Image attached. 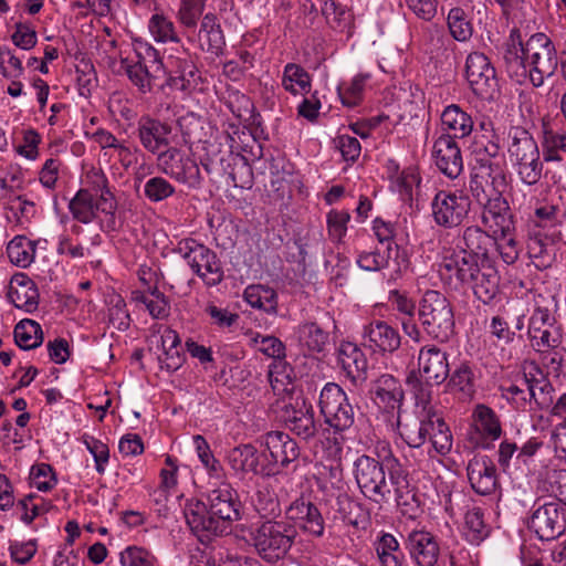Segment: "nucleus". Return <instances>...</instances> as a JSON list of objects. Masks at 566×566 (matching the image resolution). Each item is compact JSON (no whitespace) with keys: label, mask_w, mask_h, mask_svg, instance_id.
Here are the masks:
<instances>
[{"label":"nucleus","mask_w":566,"mask_h":566,"mask_svg":"<svg viewBox=\"0 0 566 566\" xmlns=\"http://www.w3.org/2000/svg\"><path fill=\"white\" fill-rule=\"evenodd\" d=\"M442 268L454 272L457 279L469 285L474 295L484 304L490 303L499 293L500 275L494 261L473 259L467 253H455L446 259Z\"/></svg>","instance_id":"obj_1"},{"label":"nucleus","mask_w":566,"mask_h":566,"mask_svg":"<svg viewBox=\"0 0 566 566\" xmlns=\"http://www.w3.org/2000/svg\"><path fill=\"white\" fill-rule=\"evenodd\" d=\"M559 59L553 41L545 33H535L525 42L524 53L521 54L522 71L507 73L520 81L528 76L534 87H541L545 78L555 75Z\"/></svg>","instance_id":"obj_2"},{"label":"nucleus","mask_w":566,"mask_h":566,"mask_svg":"<svg viewBox=\"0 0 566 566\" xmlns=\"http://www.w3.org/2000/svg\"><path fill=\"white\" fill-rule=\"evenodd\" d=\"M250 535L258 555L268 563H276L293 546L297 530L286 520H268L258 525Z\"/></svg>","instance_id":"obj_3"},{"label":"nucleus","mask_w":566,"mask_h":566,"mask_svg":"<svg viewBox=\"0 0 566 566\" xmlns=\"http://www.w3.org/2000/svg\"><path fill=\"white\" fill-rule=\"evenodd\" d=\"M509 137L511 143L507 153L517 175L524 184L528 186L536 185L543 172L537 143L526 129L520 127L512 128Z\"/></svg>","instance_id":"obj_4"},{"label":"nucleus","mask_w":566,"mask_h":566,"mask_svg":"<svg viewBox=\"0 0 566 566\" xmlns=\"http://www.w3.org/2000/svg\"><path fill=\"white\" fill-rule=\"evenodd\" d=\"M419 316L428 335L444 343L454 334V316L449 300L438 291H427Z\"/></svg>","instance_id":"obj_5"},{"label":"nucleus","mask_w":566,"mask_h":566,"mask_svg":"<svg viewBox=\"0 0 566 566\" xmlns=\"http://www.w3.org/2000/svg\"><path fill=\"white\" fill-rule=\"evenodd\" d=\"M177 252L208 286H216L223 280L220 260L216 252L203 243L186 238L178 242Z\"/></svg>","instance_id":"obj_6"},{"label":"nucleus","mask_w":566,"mask_h":566,"mask_svg":"<svg viewBox=\"0 0 566 566\" xmlns=\"http://www.w3.org/2000/svg\"><path fill=\"white\" fill-rule=\"evenodd\" d=\"M158 170L172 180L189 188H199L201 185L200 168L195 158L178 147L170 146L157 158Z\"/></svg>","instance_id":"obj_7"},{"label":"nucleus","mask_w":566,"mask_h":566,"mask_svg":"<svg viewBox=\"0 0 566 566\" xmlns=\"http://www.w3.org/2000/svg\"><path fill=\"white\" fill-rule=\"evenodd\" d=\"M319 409L325 422L336 431H344L354 423V409L340 386L327 382L319 396Z\"/></svg>","instance_id":"obj_8"},{"label":"nucleus","mask_w":566,"mask_h":566,"mask_svg":"<svg viewBox=\"0 0 566 566\" xmlns=\"http://www.w3.org/2000/svg\"><path fill=\"white\" fill-rule=\"evenodd\" d=\"M528 528L542 541H552L562 535L566 530V505L556 501L534 504Z\"/></svg>","instance_id":"obj_9"},{"label":"nucleus","mask_w":566,"mask_h":566,"mask_svg":"<svg viewBox=\"0 0 566 566\" xmlns=\"http://www.w3.org/2000/svg\"><path fill=\"white\" fill-rule=\"evenodd\" d=\"M467 80L475 95L492 98L497 92L499 81L495 67L490 59L481 52H472L465 62Z\"/></svg>","instance_id":"obj_10"},{"label":"nucleus","mask_w":566,"mask_h":566,"mask_svg":"<svg viewBox=\"0 0 566 566\" xmlns=\"http://www.w3.org/2000/svg\"><path fill=\"white\" fill-rule=\"evenodd\" d=\"M211 484L207 493V504L214 518L223 523H233L242 517V504L237 490L226 480Z\"/></svg>","instance_id":"obj_11"},{"label":"nucleus","mask_w":566,"mask_h":566,"mask_svg":"<svg viewBox=\"0 0 566 566\" xmlns=\"http://www.w3.org/2000/svg\"><path fill=\"white\" fill-rule=\"evenodd\" d=\"M468 149L474 161V169L489 177L501 172L500 165L494 163L500 155L499 137L494 129L486 133H474Z\"/></svg>","instance_id":"obj_12"},{"label":"nucleus","mask_w":566,"mask_h":566,"mask_svg":"<svg viewBox=\"0 0 566 566\" xmlns=\"http://www.w3.org/2000/svg\"><path fill=\"white\" fill-rule=\"evenodd\" d=\"M436 223L443 228H453L462 223L470 208L469 198L462 195L439 191L431 203Z\"/></svg>","instance_id":"obj_13"},{"label":"nucleus","mask_w":566,"mask_h":566,"mask_svg":"<svg viewBox=\"0 0 566 566\" xmlns=\"http://www.w3.org/2000/svg\"><path fill=\"white\" fill-rule=\"evenodd\" d=\"M171 132L168 123L150 115H143L137 122L136 134L142 147L156 158L170 147Z\"/></svg>","instance_id":"obj_14"},{"label":"nucleus","mask_w":566,"mask_h":566,"mask_svg":"<svg viewBox=\"0 0 566 566\" xmlns=\"http://www.w3.org/2000/svg\"><path fill=\"white\" fill-rule=\"evenodd\" d=\"M184 516L191 532L201 541L210 536L220 535L226 531L224 525L219 523L211 514L206 502L198 499H189L184 506Z\"/></svg>","instance_id":"obj_15"},{"label":"nucleus","mask_w":566,"mask_h":566,"mask_svg":"<svg viewBox=\"0 0 566 566\" xmlns=\"http://www.w3.org/2000/svg\"><path fill=\"white\" fill-rule=\"evenodd\" d=\"M355 478L361 492L375 502L385 500V472L379 462L363 455L355 462Z\"/></svg>","instance_id":"obj_16"},{"label":"nucleus","mask_w":566,"mask_h":566,"mask_svg":"<svg viewBox=\"0 0 566 566\" xmlns=\"http://www.w3.org/2000/svg\"><path fill=\"white\" fill-rule=\"evenodd\" d=\"M261 458L262 454L252 443H242L228 452L226 461L234 476L244 479L249 474H270L268 467L262 463Z\"/></svg>","instance_id":"obj_17"},{"label":"nucleus","mask_w":566,"mask_h":566,"mask_svg":"<svg viewBox=\"0 0 566 566\" xmlns=\"http://www.w3.org/2000/svg\"><path fill=\"white\" fill-rule=\"evenodd\" d=\"M527 333L532 346L536 350H542L544 346H556V342L562 338L555 316L548 308L539 306L530 317Z\"/></svg>","instance_id":"obj_18"},{"label":"nucleus","mask_w":566,"mask_h":566,"mask_svg":"<svg viewBox=\"0 0 566 566\" xmlns=\"http://www.w3.org/2000/svg\"><path fill=\"white\" fill-rule=\"evenodd\" d=\"M84 181L91 188V192H95L94 197L99 199V208L105 216V219L101 220L102 230H115L117 202L108 188L107 177L101 169L92 168L86 172Z\"/></svg>","instance_id":"obj_19"},{"label":"nucleus","mask_w":566,"mask_h":566,"mask_svg":"<svg viewBox=\"0 0 566 566\" xmlns=\"http://www.w3.org/2000/svg\"><path fill=\"white\" fill-rule=\"evenodd\" d=\"M260 444L269 452L270 462L287 468L300 457V448L295 440L282 431H270L260 438Z\"/></svg>","instance_id":"obj_20"},{"label":"nucleus","mask_w":566,"mask_h":566,"mask_svg":"<svg viewBox=\"0 0 566 566\" xmlns=\"http://www.w3.org/2000/svg\"><path fill=\"white\" fill-rule=\"evenodd\" d=\"M432 157L438 169L450 179H455L463 170L461 150L450 134H441L434 140Z\"/></svg>","instance_id":"obj_21"},{"label":"nucleus","mask_w":566,"mask_h":566,"mask_svg":"<svg viewBox=\"0 0 566 566\" xmlns=\"http://www.w3.org/2000/svg\"><path fill=\"white\" fill-rule=\"evenodd\" d=\"M467 475L472 490L480 495L492 494L496 489V467L488 455L475 454L470 459Z\"/></svg>","instance_id":"obj_22"},{"label":"nucleus","mask_w":566,"mask_h":566,"mask_svg":"<svg viewBox=\"0 0 566 566\" xmlns=\"http://www.w3.org/2000/svg\"><path fill=\"white\" fill-rule=\"evenodd\" d=\"M391 485L395 486V501L397 509L403 516L415 520L419 511L416 494L408 479V473L402 469L397 459L391 457Z\"/></svg>","instance_id":"obj_23"},{"label":"nucleus","mask_w":566,"mask_h":566,"mask_svg":"<svg viewBox=\"0 0 566 566\" xmlns=\"http://www.w3.org/2000/svg\"><path fill=\"white\" fill-rule=\"evenodd\" d=\"M283 420L294 434L304 440L314 437L316 432L313 407L303 398L295 399L294 403L285 406Z\"/></svg>","instance_id":"obj_24"},{"label":"nucleus","mask_w":566,"mask_h":566,"mask_svg":"<svg viewBox=\"0 0 566 566\" xmlns=\"http://www.w3.org/2000/svg\"><path fill=\"white\" fill-rule=\"evenodd\" d=\"M474 418V433L471 440L474 441L475 447L489 449L492 442L497 440L502 434L500 419L493 409L485 405H478L473 412Z\"/></svg>","instance_id":"obj_25"},{"label":"nucleus","mask_w":566,"mask_h":566,"mask_svg":"<svg viewBox=\"0 0 566 566\" xmlns=\"http://www.w3.org/2000/svg\"><path fill=\"white\" fill-rule=\"evenodd\" d=\"M418 360L419 370L428 384L440 385L450 375L448 354L437 346L422 347Z\"/></svg>","instance_id":"obj_26"},{"label":"nucleus","mask_w":566,"mask_h":566,"mask_svg":"<svg viewBox=\"0 0 566 566\" xmlns=\"http://www.w3.org/2000/svg\"><path fill=\"white\" fill-rule=\"evenodd\" d=\"M427 440L440 455L448 454L452 449L453 436L440 411L433 406L426 408Z\"/></svg>","instance_id":"obj_27"},{"label":"nucleus","mask_w":566,"mask_h":566,"mask_svg":"<svg viewBox=\"0 0 566 566\" xmlns=\"http://www.w3.org/2000/svg\"><path fill=\"white\" fill-rule=\"evenodd\" d=\"M289 520L294 521L303 531L321 537L324 534V520L318 509L308 501L296 500L286 510Z\"/></svg>","instance_id":"obj_28"},{"label":"nucleus","mask_w":566,"mask_h":566,"mask_svg":"<svg viewBox=\"0 0 566 566\" xmlns=\"http://www.w3.org/2000/svg\"><path fill=\"white\" fill-rule=\"evenodd\" d=\"M482 221L486 227L494 229V233H509L515 229L509 202L500 193L484 205Z\"/></svg>","instance_id":"obj_29"},{"label":"nucleus","mask_w":566,"mask_h":566,"mask_svg":"<svg viewBox=\"0 0 566 566\" xmlns=\"http://www.w3.org/2000/svg\"><path fill=\"white\" fill-rule=\"evenodd\" d=\"M530 378L528 367L523 366L522 375L516 376L513 381L500 386L502 397L516 410L525 411L527 407H530V410L534 409L532 407L534 391L531 390Z\"/></svg>","instance_id":"obj_30"},{"label":"nucleus","mask_w":566,"mask_h":566,"mask_svg":"<svg viewBox=\"0 0 566 566\" xmlns=\"http://www.w3.org/2000/svg\"><path fill=\"white\" fill-rule=\"evenodd\" d=\"M168 83L171 87L179 91H188L197 84L198 70L193 62L185 54V56H169Z\"/></svg>","instance_id":"obj_31"},{"label":"nucleus","mask_w":566,"mask_h":566,"mask_svg":"<svg viewBox=\"0 0 566 566\" xmlns=\"http://www.w3.org/2000/svg\"><path fill=\"white\" fill-rule=\"evenodd\" d=\"M411 556L419 566H434L439 556V545L429 532L412 531L408 536Z\"/></svg>","instance_id":"obj_32"},{"label":"nucleus","mask_w":566,"mask_h":566,"mask_svg":"<svg viewBox=\"0 0 566 566\" xmlns=\"http://www.w3.org/2000/svg\"><path fill=\"white\" fill-rule=\"evenodd\" d=\"M337 361L353 382L365 380L367 360L357 345L350 342L342 343L337 352Z\"/></svg>","instance_id":"obj_33"},{"label":"nucleus","mask_w":566,"mask_h":566,"mask_svg":"<svg viewBox=\"0 0 566 566\" xmlns=\"http://www.w3.org/2000/svg\"><path fill=\"white\" fill-rule=\"evenodd\" d=\"M9 297L13 305L32 313L39 305V291L35 283L24 274L11 280Z\"/></svg>","instance_id":"obj_34"},{"label":"nucleus","mask_w":566,"mask_h":566,"mask_svg":"<svg viewBox=\"0 0 566 566\" xmlns=\"http://www.w3.org/2000/svg\"><path fill=\"white\" fill-rule=\"evenodd\" d=\"M464 248L460 253H467L473 259L493 261L490 252L496 244V238L488 234L479 227H468L462 235Z\"/></svg>","instance_id":"obj_35"},{"label":"nucleus","mask_w":566,"mask_h":566,"mask_svg":"<svg viewBox=\"0 0 566 566\" xmlns=\"http://www.w3.org/2000/svg\"><path fill=\"white\" fill-rule=\"evenodd\" d=\"M382 308L384 306H376L374 310V319L366 332V345L374 355H379L381 357V365L386 368V354L389 347V325L387 322L376 318L377 315H381L380 312Z\"/></svg>","instance_id":"obj_36"},{"label":"nucleus","mask_w":566,"mask_h":566,"mask_svg":"<svg viewBox=\"0 0 566 566\" xmlns=\"http://www.w3.org/2000/svg\"><path fill=\"white\" fill-rule=\"evenodd\" d=\"M69 210L74 220L88 224L103 213L99 208V199L94 197L88 188L80 189L69 202Z\"/></svg>","instance_id":"obj_37"},{"label":"nucleus","mask_w":566,"mask_h":566,"mask_svg":"<svg viewBox=\"0 0 566 566\" xmlns=\"http://www.w3.org/2000/svg\"><path fill=\"white\" fill-rule=\"evenodd\" d=\"M443 130L451 132V137L464 138L473 132V120L459 105H448L441 114Z\"/></svg>","instance_id":"obj_38"},{"label":"nucleus","mask_w":566,"mask_h":566,"mask_svg":"<svg viewBox=\"0 0 566 566\" xmlns=\"http://www.w3.org/2000/svg\"><path fill=\"white\" fill-rule=\"evenodd\" d=\"M147 30L156 43H179L180 38L171 18L159 8H155L148 19Z\"/></svg>","instance_id":"obj_39"},{"label":"nucleus","mask_w":566,"mask_h":566,"mask_svg":"<svg viewBox=\"0 0 566 566\" xmlns=\"http://www.w3.org/2000/svg\"><path fill=\"white\" fill-rule=\"evenodd\" d=\"M197 41L202 51L218 55L224 45V38L213 14H206L200 23Z\"/></svg>","instance_id":"obj_40"},{"label":"nucleus","mask_w":566,"mask_h":566,"mask_svg":"<svg viewBox=\"0 0 566 566\" xmlns=\"http://www.w3.org/2000/svg\"><path fill=\"white\" fill-rule=\"evenodd\" d=\"M294 336L301 349L308 354L323 352L328 343V334L313 322L298 325Z\"/></svg>","instance_id":"obj_41"},{"label":"nucleus","mask_w":566,"mask_h":566,"mask_svg":"<svg viewBox=\"0 0 566 566\" xmlns=\"http://www.w3.org/2000/svg\"><path fill=\"white\" fill-rule=\"evenodd\" d=\"M528 375L531 376V390L534 391V398H532V407H534V409L549 408L553 405L552 394L554 388L547 376L535 363H531L528 365Z\"/></svg>","instance_id":"obj_42"},{"label":"nucleus","mask_w":566,"mask_h":566,"mask_svg":"<svg viewBox=\"0 0 566 566\" xmlns=\"http://www.w3.org/2000/svg\"><path fill=\"white\" fill-rule=\"evenodd\" d=\"M420 182L418 169L410 166L397 176L391 190L397 192L402 205L412 208L413 202L418 200Z\"/></svg>","instance_id":"obj_43"},{"label":"nucleus","mask_w":566,"mask_h":566,"mask_svg":"<svg viewBox=\"0 0 566 566\" xmlns=\"http://www.w3.org/2000/svg\"><path fill=\"white\" fill-rule=\"evenodd\" d=\"M423 46L431 60H448L455 46L453 41L437 25L428 27L423 33Z\"/></svg>","instance_id":"obj_44"},{"label":"nucleus","mask_w":566,"mask_h":566,"mask_svg":"<svg viewBox=\"0 0 566 566\" xmlns=\"http://www.w3.org/2000/svg\"><path fill=\"white\" fill-rule=\"evenodd\" d=\"M535 227L545 231V238L555 243L562 240V232L557 229L563 223L559 217V209L553 205L538 207L532 219Z\"/></svg>","instance_id":"obj_45"},{"label":"nucleus","mask_w":566,"mask_h":566,"mask_svg":"<svg viewBox=\"0 0 566 566\" xmlns=\"http://www.w3.org/2000/svg\"><path fill=\"white\" fill-rule=\"evenodd\" d=\"M370 74L360 73L349 81H344L337 86V93L344 106L355 107L364 98L366 90L369 87Z\"/></svg>","instance_id":"obj_46"},{"label":"nucleus","mask_w":566,"mask_h":566,"mask_svg":"<svg viewBox=\"0 0 566 566\" xmlns=\"http://www.w3.org/2000/svg\"><path fill=\"white\" fill-rule=\"evenodd\" d=\"M243 298L253 308L261 310L268 314L277 313V294L265 285H249L243 292Z\"/></svg>","instance_id":"obj_47"},{"label":"nucleus","mask_w":566,"mask_h":566,"mask_svg":"<svg viewBox=\"0 0 566 566\" xmlns=\"http://www.w3.org/2000/svg\"><path fill=\"white\" fill-rule=\"evenodd\" d=\"M282 86L292 95H304L311 91L312 78L301 65L287 63L282 74Z\"/></svg>","instance_id":"obj_48"},{"label":"nucleus","mask_w":566,"mask_h":566,"mask_svg":"<svg viewBox=\"0 0 566 566\" xmlns=\"http://www.w3.org/2000/svg\"><path fill=\"white\" fill-rule=\"evenodd\" d=\"M423 406L418 418L401 422L398 418L397 429L401 439L411 448H419L427 441L426 408Z\"/></svg>","instance_id":"obj_49"},{"label":"nucleus","mask_w":566,"mask_h":566,"mask_svg":"<svg viewBox=\"0 0 566 566\" xmlns=\"http://www.w3.org/2000/svg\"><path fill=\"white\" fill-rule=\"evenodd\" d=\"M36 242L24 235H15L7 247V254L12 264L25 269L35 259Z\"/></svg>","instance_id":"obj_50"},{"label":"nucleus","mask_w":566,"mask_h":566,"mask_svg":"<svg viewBox=\"0 0 566 566\" xmlns=\"http://www.w3.org/2000/svg\"><path fill=\"white\" fill-rule=\"evenodd\" d=\"M122 62L125 64L129 81L144 94L150 92L154 86L157 85V81L166 76L161 73L151 72L150 67L142 65L140 63L128 62L127 59Z\"/></svg>","instance_id":"obj_51"},{"label":"nucleus","mask_w":566,"mask_h":566,"mask_svg":"<svg viewBox=\"0 0 566 566\" xmlns=\"http://www.w3.org/2000/svg\"><path fill=\"white\" fill-rule=\"evenodd\" d=\"M14 342L22 349H33L43 343L41 325L33 319H22L14 327Z\"/></svg>","instance_id":"obj_52"},{"label":"nucleus","mask_w":566,"mask_h":566,"mask_svg":"<svg viewBox=\"0 0 566 566\" xmlns=\"http://www.w3.org/2000/svg\"><path fill=\"white\" fill-rule=\"evenodd\" d=\"M525 43L522 40L521 30L513 28L504 43L503 59L507 73H516L522 71L521 54L524 53Z\"/></svg>","instance_id":"obj_53"},{"label":"nucleus","mask_w":566,"mask_h":566,"mask_svg":"<svg viewBox=\"0 0 566 566\" xmlns=\"http://www.w3.org/2000/svg\"><path fill=\"white\" fill-rule=\"evenodd\" d=\"M449 387L452 390L461 392L463 399H471L475 392L474 389V375L470 363L462 361L449 375Z\"/></svg>","instance_id":"obj_54"},{"label":"nucleus","mask_w":566,"mask_h":566,"mask_svg":"<svg viewBox=\"0 0 566 566\" xmlns=\"http://www.w3.org/2000/svg\"><path fill=\"white\" fill-rule=\"evenodd\" d=\"M464 530L467 539L475 545H479L489 536L490 527L484 522L481 509L472 507L467 511L464 516Z\"/></svg>","instance_id":"obj_55"},{"label":"nucleus","mask_w":566,"mask_h":566,"mask_svg":"<svg viewBox=\"0 0 566 566\" xmlns=\"http://www.w3.org/2000/svg\"><path fill=\"white\" fill-rule=\"evenodd\" d=\"M203 0H181L177 11V19L185 29L188 39L191 40V32L197 28L198 21L203 12Z\"/></svg>","instance_id":"obj_56"},{"label":"nucleus","mask_w":566,"mask_h":566,"mask_svg":"<svg viewBox=\"0 0 566 566\" xmlns=\"http://www.w3.org/2000/svg\"><path fill=\"white\" fill-rule=\"evenodd\" d=\"M134 52L137 63L148 66L154 73H161L166 75V67L163 63L159 51L149 42L137 40L134 42Z\"/></svg>","instance_id":"obj_57"},{"label":"nucleus","mask_w":566,"mask_h":566,"mask_svg":"<svg viewBox=\"0 0 566 566\" xmlns=\"http://www.w3.org/2000/svg\"><path fill=\"white\" fill-rule=\"evenodd\" d=\"M370 399L384 422H389V377L381 374L371 385Z\"/></svg>","instance_id":"obj_58"},{"label":"nucleus","mask_w":566,"mask_h":566,"mask_svg":"<svg viewBox=\"0 0 566 566\" xmlns=\"http://www.w3.org/2000/svg\"><path fill=\"white\" fill-rule=\"evenodd\" d=\"M448 28L452 38L459 42L468 41L473 34V28L467 13L461 8H452L448 14Z\"/></svg>","instance_id":"obj_59"},{"label":"nucleus","mask_w":566,"mask_h":566,"mask_svg":"<svg viewBox=\"0 0 566 566\" xmlns=\"http://www.w3.org/2000/svg\"><path fill=\"white\" fill-rule=\"evenodd\" d=\"M175 192L174 185L163 176L151 177L144 184V196L153 203L161 202Z\"/></svg>","instance_id":"obj_60"},{"label":"nucleus","mask_w":566,"mask_h":566,"mask_svg":"<svg viewBox=\"0 0 566 566\" xmlns=\"http://www.w3.org/2000/svg\"><path fill=\"white\" fill-rule=\"evenodd\" d=\"M122 566H156L158 558L149 549L142 546H127L119 554Z\"/></svg>","instance_id":"obj_61"},{"label":"nucleus","mask_w":566,"mask_h":566,"mask_svg":"<svg viewBox=\"0 0 566 566\" xmlns=\"http://www.w3.org/2000/svg\"><path fill=\"white\" fill-rule=\"evenodd\" d=\"M31 485L41 492H49L57 484L53 468L48 463H38L31 468Z\"/></svg>","instance_id":"obj_62"},{"label":"nucleus","mask_w":566,"mask_h":566,"mask_svg":"<svg viewBox=\"0 0 566 566\" xmlns=\"http://www.w3.org/2000/svg\"><path fill=\"white\" fill-rule=\"evenodd\" d=\"M350 214L346 210H331L326 214L328 237L333 242H342L347 233Z\"/></svg>","instance_id":"obj_63"},{"label":"nucleus","mask_w":566,"mask_h":566,"mask_svg":"<svg viewBox=\"0 0 566 566\" xmlns=\"http://www.w3.org/2000/svg\"><path fill=\"white\" fill-rule=\"evenodd\" d=\"M318 474V485L325 494L334 490L344 489L343 470L339 463L335 462L329 465H323Z\"/></svg>","instance_id":"obj_64"}]
</instances>
